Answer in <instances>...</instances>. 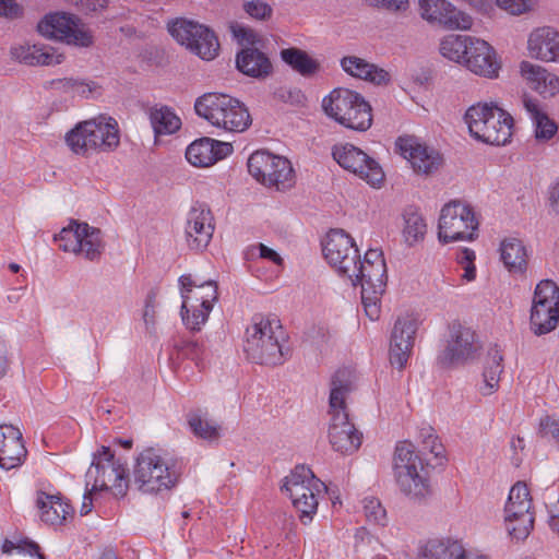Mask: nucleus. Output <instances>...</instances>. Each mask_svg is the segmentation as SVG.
<instances>
[{"mask_svg": "<svg viewBox=\"0 0 559 559\" xmlns=\"http://www.w3.org/2000/svg\"><path fill=\"white\" fill-rule=\"evenodd\" d=\"M352 390V372L348 369H338L331 379L329 397V440L334 451L350 455L361 445L362 433L349 421L346 408V395Z\"/></svg>", "mask_w": 559, "mask_h": 559, "instance_id": "f257e3e1", "label": "nucleus"}, {"mask_svg": "<svg viewBox=\"0 0 559 559\" xmlns=\"http://www.w3.org/2000/svg\"><path fill=\"white\" fill-rule=\"evenodd\" d=\"M281 337L283 331L278 320L254 314L246 329L243 350L254 364L281 365L285 361Z\"/></svg>", "mask_w": 559, "mask_h": 559, "instance_id": "f03ea898", "label": "nucleus"}, {"mask_svg": "<svg viewBox=\"0 0 559 559\" xmlns=\"http://www.w3.org/2000/svg\"><path fill=\"white\" fill-rule=\"evenodd\" d=\"M66 143L74 154L81 156L114 152L120 144L118 122L105 116L79 122L67 132Z\"/></svg>", "mask_w": 559, "mask_h": 559, "instance_id": "7ed1b4c3", "label": "nucleus"}, {"mask_svg": "<svg viewBox=\"0 0 559 559\" xmlns=\"http://www.w3.org/2000/svg\"><path fill=\"white\" fill-rule=\"evenodd\" d=\"M393 469L400 491L409 500L424 502L432 495V487L423 460L408 441L395 447Z\"/></svg>", "mask_w": 559, "mask_h": 559, "instance_id": "20e7f679", "label": "nucleus"}, {"mask_svg": "<svg viewBox=\"0 0 559 559\" xmlns=\"http://www.w3.org/2000/svg\"><path fill=\"white\" fill-rule=\"evenodd\" d=\"M354 286H361V302L366 314L372 321L380 316L381 296L385 292L388 274L383 253L378 249H369L360 261H357V271L346 275Z\"/></svg>", "mask_w": 559, "mask_h": 559, "instance_id": "39448f33", "label": "nucleus"}, {"mask_svg": "<svg viewBox=\"0 0 559 559\" xmlns=\"http://www.w3.org/2000/svg\"><path fill=\"white\" fill-rule=\"evenodd\" d=\"M194 110L212 126L229 132H243L252 122L246 105L223 93H205L198 97Z\"/></svg>", "mask_w": 559, "mask_h": 559, "instance_id": "423d86ee", "label": "nucleus"}, {"mask_svg": "<svg viewBox=\"0 0 559 559\" xmlns=\"http://www.w3.org/2000/svg\"><path fill=\"white\" fill-rule=\"evenodd\" d=\"M132 476L140 491L156 493L175 487L180 473L160 450L146 448L136 456Z\"/></svg>", "mask_w": 559, "mask_h": 559, "instance_id": "0eeeda50", "label": "nucleus"}, {"mask_svg": "<svg viewBox=\"0 0 559 559\" xmlns=\"http://www.w3.org/2000/svg\"><path fill=\"white\" fill-rule=\"evenodd\" d=\"M324 112L347 129L364 132L372 124V108L365 97L349 88H334L322 100Z\"/></svg>", "mask_w": 559, "mask_h": 559, "instance_id": "6e6552de", "label": "nucleus"}, {"mask_svg": "<svg viewBox=\"0 0 559 559\" xmlns=\"http://www.w3.org/2000/svg\"><path fill=\"white\" fill-rule=\"evenodd\" d=\"M248 171L260 183L277 191H287L296 183L292 163L266 151H257L248 158Z\"/></svg>", "mask_w": 559, "mask_h": 559, "instance_id": "1a4fd4ad", "label": "nucleus"}, {"mask_svg": "<svg viewBox=\"0 0 559 559\" xmlns=\"http://www.w3.org/2000/svg\"><path fill=\"white\" fill-rule=\"evenodd\" d=\"M479 222L473 207L459 200L447 203L440 212L438 237L442 243L477 238Z\"/></svg>", "mask_w": 559, "mask_h": 559, "instance_id": "9d476101", "label": "nucleus"}, {"mask_svg": "<svg viewBox=\"0 0 559 559\" xmlns=\"http://www.w3.org/2000/svg\"><path fill=\"white\" fill-rule=\"evenodd\" d=\"M559 323V287L550 280L540 281L534 292L530 325L535 335L554 331Z\"/></svg>", "mask_w": 559, "mask_h": 559, "instance_id": "9b49d317", "label": "nucleus"}, {"mask_svg": "<svg viewBox=\"0 0 559 559\" xmlns=\"http://www.w3.org/2000/svg\"><path fill=\"white\" fill-rule=\"evenodd\" d=\"M37 31L48 38L58 39L69 45L88 47L93 43L91 33L81 20L67 12H55L45 15L38 23Z\"/></svg>", "mask_w": 559, "mask_h": 559, "instance_id": "f8f14e48", "label": "nucleus"}, {"mask_svg": "<svg viewBox=\"0 0 559 559\" xmlns=\"http://www.w3.org/2000/svg\"><path fill=\"white\" fill-rule=\"evenodd\" d=\"M170 35L181 45H186L192 52L204 60H212L217 56L219 43L210 28L179 19L168 25Z\"/></svg>", "mask_w": 559, "mask_h": 559, "instance_id": "ddd939ff", "label": "nucleus"}, {"mask_svg": "<svg viewBox=\"0 0 559 559\" xmlns=\"http://www.w3.org/2000/svg\"><path fill=\"white\" fill-rule=\"evenodd\" d=\"M322 252L328 263L343 277L357 271L359 250L354 239L343 229H331L322 242Z\"/></svg>", "mask_w": 559, "mask_h": 559, "instance_id": "4468645a", "label": "nucleus"}, {"mask_svg": "<svg viewBox=\"0 0 559 559\" xmlns=\"http://www.w3.org/2000/svg\"><path fill=\"white\" fill-rule=\"evenodd\" d=\"M332 156L342 168L359 176L373 187L379 186L384 179L380 165L353 144L335 145Z\"/></svg>", "mask_w": 559, "mask_h": 559, "instance_id": "2eb2a0df", "label": "nucleus"}, {"mask_svg": "<svg viewBox=\"0 0 559 559\" xmlns=\"http://www.w3.org/2000/svg\"><path fill=\"white\" fill-rule=\"evenodd\" d=\"M477 349L475 332L460 322H453L449 326L447 346L439 354L438 362L442 367L462 364L473 358Z\"/></svg>", "mask_w": 559, "mask_h": 559, "instance_id": "dca6fc26", "label": "nucleus"}, {"mask_svg": "<svg viewBox=\"0 0 559 559\" xmlns=\"http://www.w3.org/2000/svg\"><path fill=\"white\" fill-rule=\"evenodd\" d=\"M215 230L214 216L206 203L195 202L187 214L185 227L188 247L195 251L204 250Z\"/></svg>", "mask_w": 559, "mask_h": 559, "instance_id": "f3484780", "label": "nucleus"}, {"mask_svg": "<svg viewBox=\"0 0 559 559\" xmlns=\"http://www.w3.org/2000/svg\"><path fill=\"white\" fill-rule=\"evenodd\" d=\"M395 145L399 153L411 163L417 174L429 175L442 163L439 152L428 147L415 136H400Z\"/></svg>", "mask_w": 559, "mask_h": 559, "instance_id": "a211bd4d", "label": "nucleus"}, {"mask_svg": "<svg viewBox=\"0 0 559 559\" xmlns=\"http://www.w3.org/2000/svg\"><path fill=\"white\" fill-rule=\"evenodd\" d=\"M419 9L424 20L450 29H468L473 23L468 14L447 0H419Z\"/></svg>", "mask_w": 559, "mask_h": 559, "instance_id": "6ab92c4d", "label": "nucleus"}, {"mask_svg": "<svg viewBox=\"0 0 559 559\" xmlns=\"http://www.w3.org/2000/svg\"><path fill=\"white\" fill-rule=\"evenodd\" d=\"M416 331L417 323L408 316L397 318L395 321L390 342V361L393 366L400 369L406 366Z\"/></svg>", "mask_w": 559, "mask_h": 559, "instance_id": "aec40b11", "label": "nucleus"}, {"mask_svg": "<svg viewBox=\"0 0 559 559\" xmlns=\"http://www.w3.org/2000/svg\"><path fill=\"white\" fill-rule=\"evenodd\" d=\"M471 72L487 78H498L501 63L496 50L485 40L476 38L469 46V51L463 63Z\"/></svg>", "mask_w": 559, "mask_h": 559, "instance_id": "412c9836", "label": "nucleus"}, {"mask_svg": "<svg viewBox=\"0 0 559 559\" xmlns=\"http://www.w3.org/2000/svg\"><path fill=\"white\" fill-rule=\"evenodd\" d=\"M233 153V145L211 138L193 141L186 151L187 160L197 167H209Z\"/></svg>", "mask_w": 559, "mask_h": 559, "instance_id": "4be33fe9", "label": "nucleus"}, {"mask_svg": "<svg viewBox=\"0 0 559 559\" xmlns=\"http://www.w3.org/2000/svg\"><path fill=\"white\" fill-rule=\"evenodd\" d=\"M26 455L22 432L12 425H0V467L7 471L19 467Z\"/></svg>", "mask_w": 559, "mask_h": 559, "instance_id": "5701e85b", "label": "nucleus"}, {"mask_svg": "<svg viewBox=\"0 0 559 559\" xmlns=\"http://www.w3.org/2000/svg\"><path fill=\"white\" fill-rule=\"evenodd\" d=\"M95 476L92 490H112L116 496L123 497L127 493L129 483V469L124 463L95 464Z\"/></svg>", "mask_w": 559, "mask_h": 559, "instance_id": "b1692460", "label": "nucleus"}, {"mask_svg": "<svg viewBox=\"0 0 559 559\" xmlns=\"http://www.w3.org/2000/svg\"><path fill=\"white\" fill-rule=\"evenodd\" d=\"M320 486H324V484L316 478L309 467L298 465L285 477L281 489L288 495L294 507H300V497L309 492H319Z\"/></svg>", "mask_w": 559, "mask_h": 559, "instance_id": "393cba45", "label": "nucleus"}, {"mask_svg": "<svg viewBox=\"0 0 559 559\" xmlns=\"http://www.w3.org/2000/svg\"><path fill=\"white\" fill-rule=\"evenodd\" d=\"M531 57L542 61H559V33L545 26L531 33L527 41Z\"/></svg>", "mask_w": 559, "mask_h": 559, "instance_id": "a878e982", "label": "nucleus"}, {"mask_svg": "<svg viewBox=\"0 0 559 559\" xmlns=\"http://www.w3.org/2000/svg\"><path fill=\"white\" fill-rule=\"evenodd\" d=\"M182 300L201 305H213L218 299L215 281H198L191 274H183L178 280Z\"/></svg>", "mask_w": 559, "mask_h": 559, "instance_id": "bb28decb", "label": "nucleus"}, {"mask_svg": "<svg viewBox=\"0 0 559 559\" xmlns=\"http://www.w3.org/2000/svg\"><path fill=\"white\" fill-rule=\"evenodd\" d=\"M500 108L495 104H477L471 106L465 112V121L473 138H487L491 141H499L502 134L495 133L487 129L486 124L495 122L496 112ZM502 128V133L506 132Z\"/></svg>", "mask_w": 559, "mask_h": 559, "instance_id": "cd10ccee", "label": "nucleus"}, {"mask_svg": "<svg viewBox=\"0 0 559 559\" xmlns=\"http://www.w3.org/2000/svg\"><path fill=\"white\" fill-rule=\"evenodd\" d=\"M36 506L39 509L40 520L51 526L62 525L73 513L71 504L60 496L48 495L44 491L37 493Z\"/></svg>", "mask_w": 559, "mask_h": 559, "instance_id": "c85d7f7f", "label": "nucleus"}, {"mask_svg": "<svg viewBox=\"0 0 559 559\" xmlns=\"http://www.w3.org/2000/svg\"><path fill=\"white\" fill-rule=\"evenodd\" d=\"M12 59L26 66H55L63 61L52 47L43 45H17L11 47Z\"/></svg>", "mask_w": 559, "mask_h": 559, "instance_id": "c756f323", "label": "nucleus"}, {"mask_svg": "<svg viewBox=\"0 0 559 559\" xmlns=\"http://www.w3.org/2000/svg\"><path fill=\"white\" fill-rule=\"evenodd\" d=\"M236 67L254 79H265L273 71L269 57L255 47H243L236 56Z\"/></svg>", "mask_w": 559, "mask_h": 559, "instance_id": "7c9ffc66", "label": "nucleus"}, {"mask_svg": "<svg viewBox=\"0 0 559 559\" xmlns=\"http://www.w3.org/2000/svg\"><path fill=\"white\" fill-rule=\"evenodd\" d=\"M341 67L347 74L376 85L386 84L390 81V75L385 70L356 56L342 58Z\"/></svg>", "mask_w": 559, "mask_h": 559, "instance_id": "2f4dec72", "label": "nucleus"}, {"mask_svg": "<svg viewBox=\"0 0 559 559\" xmlns=\"http://www.w3.org/2000/svg\"><path fill=\"white\" fill-rule=\"evenodd\" d=\"M46 87L71 94L73 96L78 95L84 98L97 97L102 95L103 87L93 80H81L73 78H63L48 81L46 83Z\"/></svg>", "mask_w": 559, "mask_h": 559, "instance_id": "473e14b6", "label": "nucleus"}, {"mask_svg": "<svg viewBox=\"0 0 559 559\" xmlns=\"http://www.w3.org/2000/svg\"><path fill=\"white\" fill-rule=\"evenodd\" d=\"M501 260L509 272L523 274L527 267V253L523 242L516 238L504 239L500 245Z\"/></svg>", "mask_w": 559, "mask_h": 559, "instance_id": "72a5a7b5", "label": "nucleus"}, {"mask_svg": "<svg viewBox=\"0 0 559 559\" xmlns=\"http://www.w3.org/2000/svg\"><path fill=\"white\" fill-rule=\"evenodd\" d=\"M523 105L533 122L535 138L543 141L550 140L557 133V123L546 112L540 110L536 99L525 96Z\"/></svg>", "mask_w": 559, "mask_h": 559, "instance_id": "f704fd0d", "label": "nucleus"}, {"mask_svg": "<svg viewBox=\"0 0 559 559\" xmlns=\"http://www.w3.org/2000/svg\"><path fill=\"white\" fill-rule=\"evenodd\" d=\"M402 217L404 222L402 235L405 242L412 247L424 240L427 233V224L419 210L414 205H409L404 209Z\"/></svg>", "mask_w": 559, "mask_h": 559, "instance_id": "c9c22d12", "label": "nucleus"}, {"mask_svg": "<svg viewBox=\"0 0 559 559\" xmlns=\"http://www.w3.org/2000/svg\"><path fill=\"white\" fill-rule=\"evenodd\" d=\"M532 498L530 490L524 483H516L510 490L504 507L506 516L514 518L524 515V523H528V514H532Z\"/></svg>", "mask_w": 559, "mask_h": 559, "instance_id": "e433bc0d", "label": "nucleus"}, {"mask_svg": "<svg viewBox=\"0 0 559 559\" xmlns=\"http://www.w3.org/2000/svg\"><path fill=\"white\" fill-rule=\"evenodd\" d=\"M282 60L304 78H311L320 70V62L308 55L307 51L296 47L281 51Z\"/></svg>", "mask_w": 559, "mask_h": 559, "instance_id": "4c0bfd02", "label": "nucleus"}, {"mask_svg": "<svg viewBox=\"0 0 559 559\" xmlns=\"http://www.w3.org/2000/svg\"><path fill=\"white\" fill-rule=\"evenodd\" d=\"M148 117L156 135L173 134L181 127L180 118L168 106L151 107Z\"/></svg>", "mask_w": 559, "mask_h": 559, "instance_id": "58836bf2", "label": "nucleus"}, {"mask_svg": "<svg viewBox=\"0 0 559 559\" xmlns=\"http://www.w3.org/2000/svg\"><path fill=\"white\" fill-rule=\"evenodd\" d=\"M475 39L476 37L468 35H448L440 43V53L451 61L463 64Z\"/></svg>", "mask_w": 559, "mask_h": 559, "instance_id": "ea45409f", "label": "nucleus"}, {"mask_svg": "<svg viewBox=\"0 0 559 559\" xmlns=\"http://www.w3.org/2000/svg\"><path fill=\"white\" fill-rule=\"evenodd\" d=\"M502 360V354L497 345L488 350V358L483 373L484 385L480 386L483 395H489L498 388L500 373L503 370Z\"/></svg>", "mask_w": 559, "mask_h": 559, "instance_id": "a19ab883", "label": "nucleus"}, {"mask_svg": "<svg viewBox=\"0 0 559 559\" xmlns=\"http://www.w3.org/2000/svg\"><path fill=\"white\" fill-rule=\"evenodd\" d=\"M81 245L78 253H82L87 260H99L104 251L102 231L98 228L83 223L80 236Z\"/></svg>", "mask_w": 559, "mask_h": 559, "instance_id": "79ce46f5", "label": "nucleus"}, {"mask_svg": "<svg viewBox=\"0 0 559 559\" xmlns=\"http://www.w3.org/2000/svg\"><path fill=\"white\" fill-rule=\"evenodd\" d=\"M212 309L213 305H201L182 300L180 308L182 322L190 331L199 332L206 323Z\"/></svg>", "mask_w": 559, "mask_h": 559, "instance_id": "37998d69", "label": "nucleus"}, {"mask_svg": "<svg viewBox=\"0 0 559 559\" xmlns=\"http://www.w3.org/2000/svg\"><path fill=\"white\" fill-rule=\"evenodd\" d=\"M492 120L495 122H489L486 124L487 129H489L490 131L495 132V133H498V134H502V128L506 129L503 132V135H501L497 141H491L487 138H476V140L478 141H481L484 143H487V144H490V145H497V146H500V145H506L510 139H511V135H512V128H513V118L507 112L504 111L503 109H499L496 115H495V118H492Z\"/></svg>", "mask_w": 559, "mask_h": 559, "instance_id": "c03bdc74", "label": "nucleus"}, {"mask_svg": "<svg viewBox=\"0 0 559 559\" xmlns=\"http://www.w3.org/2000/svg\"><path fill=\"white\" fill-rule=\"evenodd\" d=\"M14 550L22 555H28L36 559H46L40 551V547L34 540L27 537H15L14 539H4L1 545V551L11 555Z\"/></svg>", "mask_w": 559, "mask_h": 559, "instance_id": "a18cd8bd", "label": "nucleus"}, {"mask_svg": "<svg viewBox=\"0 0 559 559\" xmlns=\"http://www.w3.org/2000/svg\"><path fill=\"white\" fill-rule=\"evenodd\" d=\"M83 223L72 221L71 224L60 230L58 235H55V241L59 243V248L64 252L78 253L81 241V227Z\"/></svg>", "mask_w": 559, "mask_h": 559, "instance_id": "49530a36", "label": "nucleus"}, {"mask_svg": "<svg viewBox=\"0 0 559 559\" xmlns=\"http://www.w3.org/2000/svg\"><path fill=\"white\" fill-rule=\"evenodd\" d=\"M176 349L180 357L194 361L200 370L205 367V349L202 343L193 340H182L176 344Z\"/></svg>", "mask_w": 559, "mask_h": 559, "instance_id": "de8ad7c7", "label": "nucleus"}, {"mask_svg": "<svg viewBox=\"0 0 559 559\" xmlns=\"http://www.w3.org/2000/svg\"><path fill=\"white\" fill-rule=\"evenodd\" d=\"M188 425L194 436L214 440L218 438V427L216 424L203 419L199 413H190L188 415Z\"/></svg>", "mask_w": 559, "mask_h": 559, "instance_id": "09e8293b", "label": "nucleus"}, {"mask_svg": "<svg viewBox=\"0 0 559 559\" xmlns=\"http://www.w3.org/2000/svg\"><path fill=\"white\" fill-rule=\"evenodd\" d=\"M524 515L504 516L507 530L510 536L516 540H524L533 530L534 513L528 514V523H524Z\"/></svg>", "mask_w": 559, "mask_h": 559, "instance_id": "8fccbe9b", "label": "nucleus"}, {"mask_svg": "<svg viewBox=\"0 0 559 559\" xmlns=\"http://www.w3.org/2000/svg\"><path fill=\"white\" fill-rule=\"evenodd\" d=\"M364 503V512L366 519L370 523H374L378 525H384L386 521V511L382 507L379 499L374 497H366L362 500Z\"/></svg>", "mask_w": 559, "mask_h": 559, "instance_id": "3c124183", "label": "nucleus"}, {"mask_svg": "<svg viewBox=\"0 0 559 559\" xmlns=\"http://www.w3.org/2000/svg\"><path fill=\"white\" fill-rule=\"evenodd\" d=\"M475 252L472 249L463 248L457 252V263L463 267V280L471 282L476 277Z\"/></svg>", "mask_w": 559, "mask_h": 559, "instance_id": "603ef678", "label": "nucleus"}, {"mask_svg": "<svg viewBox=\"0 0 559 559\" xmlns=\"http://www.w3.org/2000/svg\"><path fill=\"white\" fill-rule=\"evenodd\" d=\"M546 70L539 66L533 64L528 61L521 62V74L527 81L532 83V86L536 91H540L543 76Z\"/></svg>", "mask_w": 559, "mask_h": 559, "instance_id": "864d4df0", "label": "nucleus"}, {"mask_svg": "<svg viewBox=\"0 0 559 559\" xmlns=\"http://www.w3.org/2000/svg\"><path fill=\"white\" fill-rule=\"evenodd\" d=\"M538 432L543 438L551 439L559 445V417L550 415L542 417Z\"/></svg>", "mask_w": 559, "mask_h": 559, "instance_id": "5fc2aeb1", "label": "nucleus"}, {"mask_svg": "<svg viewBox=\"0 0 559 559\" xmlns=\"http://www.w3.org/2000/svg\"><path fill=\"white\" fill-rule=\"evenodd\" d=\"M300 507H294L299 512L300 520L306 524L317 513L318 498L316 492H309L300 497Z\"/></svg>", "mask_w": 559, "mask_h": 559, "instance_id": "6e6d98bb", "label": "nucleus"}, {"mask_svg": "<svg viewBox=\"0 0 559 559\" xmlns=\"http://www.w3.org/2000/svg\"><path fill=\"white\" fill-rule=\"evenodd\" d=\"M420 438L423 439V445L425 450H429L436 457L443 455L444 448L439 441L438 436L433 433L431 427L423 428L420 431Z\"/></svg>", "mask_w": 559, "mask_h": 559, "instance_id": "4d7b16f0", "label": "nucleus"}, {"mask_svg": "<svg viewBox=\"0 0 559 559\" xmlns=\"http://www.w3.org/2000/svg\"><path fill=\"white\" fill-rule=\"evenodd\" d=\"M243 10L251 17L257 20H266L272 15V8L261 0H251L245 2Z\"/></svg>", "mask_w": 559, "mask_h": 559, "instance_id": "13d9d810", "label": "nucleus"}, {"mask_svg": "<svg viewBox=\"0 0 559 559\" xmlns=\"http://www.w3.org/2000/svg\"><path fill=\"white\" fill-rule=\"evenodd\" d=\"M499 8L513 15H520L526 12L532 4V0H496Z\"/></svg>", "mask_w": 559, "mask_h": 559, "instance_id": "bf43d9fd", "label": "nucleus"}, {"mask_svg": "<svg viewBox=\"0 0 559 559\" xmlns=\"http://www.w3.org/2000/svg\"><path fill=\"white\" fill-rule=\"evenodd\" d=\"M368 5L385 9L392 12H403L408 9V0H365Z\"/></svg>", "mask_w": 559, "mask_h": 559, "instance_id": "052dcab7", "label": "nucleus"}, {"mask_svg": "<svg viewBox=\"0 0 559 559\" xmlns=\"http://www.w3.org/2000/svg\"><path fill=\"white\" fill-rule=\"evenodd\" d=\"M23 16V7L15 0H0V17L16 20Z\"/></svg>", "mask_w": 559, "mask_h": 559, "instance_id": "680f3d73", "label": "nucleus"}, {"mask_svg": "<svg viewBox=\"0 0 559 559\" xmlns=\"http://www.w3.org/2000/svg\"><path fill=\"white\" fill-rule=\"evenodd\" d=\"M233 33L240 44H247L248 47H253L260 41L259 35L251 28L238 26L233 28Z\"/></svg>", "mask_w": 559, "mask_h": 559, "instance_id": "e2e57ef3", "label": "nucleus"}, {"mask_svg": "<svg viewBox=\"0 0 559 559\" xmlns=\"http://www.w3.org/2000/svg\"><path fill=\"white\" fill-rule=\"evenodd\" d=\"M84 13L102 11L108 5V0H71Z\"/></svg>", "mask_w": 559, "mask_h": 559, "instance_id": "0e129e2a", "label": "nucleus"}, {"mask_svg": "<svg viewBox=\"0 0 559 559\" xmlns=\"http://www.w3.org/2000/svg\"><path fill=\"white\" fill-rule=\"evenodd\" d=\"M537 92L540 94L555 95L559 92V78L546 71L543 76L542 88Z\"/></svg>", "mask_w": 559, "mask_h": 559, "instance_id": "69168bd1", "label": "nucleus"}, {"mask_svg": "<svg viewBox=\"0 0 559 559\" xmlns=\"http://www.w3.org/2000/svg\"><path fill=\"white\" fill-rule=\"evenodd\" d=\"M120 464L122 463L119 459L116 460L114 453L111 452L110 448L108 447H102L100 451L98 452V455L94 456L92 467H95V464Z\"/></svg>", "mask_w": 559, "mask_h": 559, "instance_id": "338daca9", "label": "nucleus"}, {"mask_svg": "<svg viewBox=\"0 0 559 559\" xmlns=\"http://www.w3.org/2000/svg\"><path fill=\"white\" fill-rule=\"evenodd\" d=\"M549 205L551 211L559 215V181L549 189Z\"/></svg>", "mask_w": 559, "mask_h": 559, "instance_id": "774afa93", "label": "nucleus"}]
</instances>
